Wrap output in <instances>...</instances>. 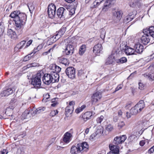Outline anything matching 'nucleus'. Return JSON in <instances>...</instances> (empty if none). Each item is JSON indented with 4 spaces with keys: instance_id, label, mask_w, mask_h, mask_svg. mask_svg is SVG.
Listing matches in <instances>:
<instances>
[{
    "instance_id": "1",
    "label": "nucleus",
    "mask_w": 154,
    "mask_h": 154,
    "mask_svg": "<svg viewBox=\"0 0 154 154\" xmlns=\"http://www.w3.org/2000/svg\"><path fill=\"white\" fill-rule=\"evenodd\" d=\"M10 17L14 18L16 26L15 29L18 31V34L21 33V26L25 23L27 17L26 14L18 11H15L11 13Z\"/></svg>"
},
{
    "instance_id": "2",
    "label": "nucleus",
    "mask_w": 154,
    "mask_h": 154,
    "mask_svg": "<svg viewBox=\"0 0 154 154\" xmlns=\"http://www.w3.org/2000/svg\"><path fill=\"white\" fill-rule=\"evenodd\" d=\"M43 74L44 72L42 70L39 71L36 74V76L32 79L31 84L35 87H40L41 83V76H43Z\"/></svg>"
},
{
    "instance_id": "3",
    "label": "nucleus",
    "mask_w": 154,
    "mask_h": 154,
    "mask_svg": "<svg viewBox=\"0 0 154 154\" xmlns=\"http://www.w3.org/2000/svg\"><path fill=\"white\" fill-rule=\"evenodd\" d=\"M68 8H66L63 7H60L59 8L57 12V14L58 17L61 20H64L65 18L69 17L67 16V14L69 13Z\"/></svg>"
},
{
    "instance_id": "4",
    "label": "nucleus",
    "mask_w": 154,
    "mask_h": 154,
    "mask_svg": "<svg viewBox=\"0 0 154 154\" xmlns=\"http://www.w3.org/2000/svg\"><path fill=\"white\" fill-rule=\"evenodd\" d=\"M56 7L53 4L49 5L48 8V13L50 18L53 19L56 14Z\"/></svg>"
},
{
    "instance_id": "5",
    "label": "nucleus",
    "mask_w": 154,
    "mask_h": 154,
    "mask_svg": "<svg viewBox=\"0 0 154 154\" xmlns=\"http://www.w3.org/2000/svg\"><path fill=\"white\" fill-rule=\"evenodd\" d=\"M66 75L69 78L73 79L75 76V69L72 67H69L65 70Z\"/></svg>"
},
{
    "instance_id": "6",
    "label": "nucleus",
    "mask_w": 154,
    "mask_h": 154,
    "mask_svg": "<svg viewBox=\"0 0 154 154\" xmlns=\"http://www.w3.org/2000/svg\"><path fill=\"white\" fill-rule=\"evenodd\" d=\"M74 43L70 42L69 43L66 45V48L65 50V51L66 54L67 55H71L74 52V46L73 45Z\"/></svg>"
},
{
    "instance_id": "7",
    "label": "nucleus",
    "mask_w": 154,
    "mask_h": 154,
    "mask_svg": "<svg viewBox=\"0 0 154 154\" xmlns=\"http://www.w3.org/2000/svg\"><path fill=\"white\" fill-rule=\"evenodd\" d=\"M122 11H116L114 13L112 16L113 21L115 23H119L122 17Z\"/></svg>"
},
{
    "instance_id": "8",
    "label": "nucleus",
    "mask_w": 154,
    "mask_h": 154,
    "mask_svg": "<svg viewBox=\"0 0 154 154\" xmlns=\"http://www.w3.org/2000/svg\"><path fill=\"white\" fill-rule=\"evenodd\" d=\"M102 97L101 93L99 92H97L94 94L92 96L91 102L92 104H95Z\"/></svg>"
},
{
    "instance_id": "9",
    "label": "nucleus",
    "mask_w": 154,
    "mask_h": 154,
    "mask_svg": "<svg viewBox=\"0 0 154 154\" xmlns=\"http://www.w3.org/2000/svg\"><path fill=\"white\" fill-rule=\"evenodd\" d=\"M43 75L42 81L45 84L49 85L52 83V76L51 75V73L44 74Z\"/></svg>"
},
{
    "instance_id": "10",
    "label": "nucleus",
    "mask_w": 154,
    "mask_h": 154,
    "mask_svg": "<svg viewBox=\"0 0 154 154\" xmlns=\"http://www.w3.org/2000/svg\"><path fill=\"white\" fill-rule=\"evenodd\" d=\"M140 111L138 110L135 106L132 108L130 110V113L127 112L126 113V116L128 119L130 118L131 115H135L140 112Z\"/></svg>"
},
{
    "instance_id": "11",
    "label": "nucleus",
    "mask_w": 154,
    "mask_h": 154,
    "mask_svg": "<svg viewBox=\"0 0 154 154\" xmlns=\"http://www.w3.org/2000/svg\"><path fill=\"white\" fill-rule=\"evenodd\" d=\"M102 46L101 44H98L95 45L94 48L93 52L97 55H99L102 52Z\"/></svg>"
},
{
    "instance_id": "12",
    "label": "nucleus",
    "mask_w": 154,
    "mask_h": 154,
    "mask_svg": "<svg viewBox=\"0 0 154 154\" xmlns=\"http://www.w3.org/2000/svg\"><path fill=\"white\" fill-rule=\"evenodd\" d=\"M154 29V27L151 26L149 28H147L143 30V33L144 34H146L151 37L154 38V31L153 29Z\"/></svg>"
},
{
    "instance_id": "13",
    "label": "nucleus",
    "mask_w": 154,
    "mask_h": 154,
    "mask_svg": "<svg viewBox=\"0 0 154 154\" xmlns=\"http://www.w3.org/2000/svg\"><path fill=\"white\" fill-rule=\"evenodd\" d=\"M79 146L81 151H87L88 149V145L86 142H83L82 143H78Z\"/></svg>"
},
{
    "instance_id": "14",
    "label": "nucleus",
    "mask_w": 154,
    "mask_h": 154,
    "mask_svg": "<svg viewBox=\"0 0 154 154\" xmlns=\"http://www.w3.org/2000/svg\"><path fill=\"white\" fill-rule=\"evenodd\" d=\"M81 151L78 144L76 145V146H72L70 149L71 154H79Z\"/></svg>"
},
{
    "instance_id": "15",
    "label": "nucleus",
    "mask_w": 154,
    "mask_h": 154,
    "mask_svg": "<svg viewBox=\"0 0 154 154\" xmlns=\"http://www.w3.org/2000/svg\"><path fill=\"white\" fill-rule=\"evenodd\" d=\"M109 149L111 151L108 152L107 154H118L119 151V148L118 146L115 145L110 146H109Z\"/></svg>"
},
{
    "instance_id": "16",
    "label": "nucleus",
    "mask_w": 154,
    "mask_h": 154,
    "mask_svg": "<svg viewBox=\"0 0 154 154\" xmlns=\"http://www.w3.org/2000/svg\"><path fill=\"white\" fill-rule=\"evenodd\" d=\"M150 38L149 35L146 34H144L143 35L141 38V42L144 45H147L149 42Z\"/></svg>"
},
{
    "instance_id": "17",
    "label": "nucleus",
    "mask_w": 154,
    "mask_h": 154,
    "mask_svg": "<svg viewBox=\"0 0 154 154\" xmlns=\"http://www.w3.org/2000/svg\"><path fill=\"white\" fill-rule=\"evenodd\" d=\"M13 90L11 88H9L6 90H4L0 94V95L1 97L8 96L13 93Z\"/></svg>"
},
{
    "instance_id": "18",
    "label": "nucleus",
    "mask_w": 154,
    "mask_h": 154,
    "mask_svg": "<svg viewBox=\"0 0 154 154\" xmlns=\"http://www.w3.org/2000/svg\"><path fill=\"white\" fill-rule=\"evenodd\" d=\"M125 54L128 55H132L134 54H136L135 53V50L128 46H127L125 49Z\"/></svg>"
},
{
    "instance_id": "19",
    "label": "nucleus",
    "mask_w": 154,
    "mask_h": 154,
    "mask_svg": "<svg viewBox=\"0 0 154 154\" xmlns=\"http://www.w3.org/2000/svg\"><path fill=\"white\" fill-rule=\"evenodd\" d=\"M51 75L52 76L51 79L52 83L58 82L59 80V76L58 73L56 72L52 73L51 72Z\"/></svg>"
},
{
    "instance_id": "20",
    "label": "nucleus",
    "mask_w": 154,
    "mask_h": 154,
    "mask_svg": "<svg viewBox=\"0 0 154 154\" xmlns=\"http://www.w3.org/2000/svg\"><path fill=\"white\" fill-rule=\"evenodd\" d=\"M92 116V112H87L82 115V118L85 121H86L91 119Z\"/></svg>"
},
{
    "instance_id": "21",
    "label": "nucleus",
    "mask_w": 154,
    "mask_h": 154,
    "mask_svg": "<svg viewBox=\"0 0 154 154\" xmlns=\"http://www.w3.org/2000/svg\"><path fill=\"white\" fill-rule=\"evenodd\" d=\"M134 48H135V51L136 53L139 54L141 53L143 51V46L140 44L135 45Z\"/></svg>"
},
{
    "instance_id": "22",
    "label": "nucleus",
    "mask_w": 154,
    "mask_h": 154,
    "mask_svg": "<svg viewBox=\"0 0 154 154\" xmlns=\"http://www.w3.org/2000/svg\"><path fill=\"white\" fill-rule=\"evenodd\" d=\"M135 106L138 110L140 111V112H141L142 110L145 107L144 102L143 100L140 101Z\"/></svg>"
},
{
    "instance_id": "23",
    "label": "nucleus",
    "mask_w": 154,
    "mask_h": 154,
    "mask_svg": "<svg viewBox=\"0 0 154 154\" xmlns=\"http://www.w3.org/2000/svg\"><path fill=\"white\" fill-rule=\"evenodd\" d=\"M72 135L71 134L67 132L64 135L63 138V141L66 143H68L69 142L71 137Z\"/></svg>"
},
{
    "instance_id": "24",
    "label": "nucleus",
    "mask_w": 154,
    "mask_h": 154,
    "mask_svg": "<svg viewBox=\"0 0 154 154\" xmlns=\"http://www.w3.org/2000/svg\"><path fill=\"white\" fill-rule=\"evenodd\" d=\"M97 130L96 132L91 135V137H92V138L95 137L96 135L97 134H100L103 133V129L102 126H99L97 127Z\"/></svg>"
},
{
    "instance_id": "25",
    "label": "nucleus",
    "mask_w": 154,
    "mask_h": 154,
    "mask_svg": "<svg viewBox=\"0 0 154 154\" xmlns=\"http://www.w3.org/2000/svg\"><path fill=\"white\" fill-rule=\"evenodd\" d=\"M114 61L115 57L113 55H111L106 59L105 63L107 65L113 64L114 63Z\"/></svg>"
},
{
    "instance_id": "26",
    "label": "nucleus",
    "mask_w": 154,
    "mask_h": 154,
    "mask_svg": "<svg viewBox=\"0 0 154 154\" xmlns=\"http://www.w3.org/2000/svg\"><path fill=\"white\" fill-rule=\"evenodd\" d=\"M59 63L64 65L66 66H68L69 63V60L63 57H59L58 58Z\"/></svg>"
},
{
    "instance_id": "27",
    "label": "nucleus",
    "mask_w": 154,
    "mask_h": 154,
    "mask_svg": "<svg viewBox=\"0 0 154 154\" xmlns=\"http://www.w3.org/2000/svg\"><path fill=\"white\" fill-rule=\"evenodd\" d=\"M129 5L132 7H134L136 6L139 7L140 5V0H134L133 2H130Z\"/></svg>"
},
{
    "instance_id": "28",
    "label": "nucleus",
    "mask_w": 154,
    "mask_h": 154,
    "mask_svg": "<svg viewBox=\"0 0 154 154\" xmlns=\"http://www.w3.org/2000/svg\"><path fill=\"white\" fill-rule=\"evenodd\" d=\"M74 109L69 108V106H67L65 109V114L67 117L70 116L72 113Z\"/></svg>"
},
{
    "instance_id": "29",
    "label": "nucleus",
    "mask_w": 154,
    "mask_h": 154,
    "mask_svg": "<svg viewBox=\"0 0 154 154\" xmlns=\"http://www.w3.org/2000/svg\"><path fill=\"white\" fill-rule=\"evenodd\" d=\"M65 29L64 28L61 29L59 31L58 33L55 36H54L53 37H54L55 36L54 38L57 40L63 34L64 32H63V31Z\"/></svg>"
},
{
    "instance_id": "30",
    "label": "nucleus",
    "mask_w": 154,
    "mask_h": 154,
    "mask_svg": "<svg viewBox=\"0 0 154 154\" xmlns=\"http://www.w3.org/2000/svg\"><path fill=\"white\" fill-rule=\"evenodd\" d=\"M26 42L25 40L21 41L16 46L15 48V49H16V48H18L19 49H22L23 47L26 43Z\"/></svg>"
},
{
    "instance_id": "31",
    "label": "nucleus",
    "mask_w": 154,
    "mask_h": 154,
    "mask_svg": "<svg viewBox=\"0 0 154 154\" xmlns=\"http://www.w3.org/2000/svg\"><path fill=\"white\" fill-rule=\"evenodd\" d=\"M30 110H26L22 115V117L24 119H28L30 117L29 115Z\"/></svg>"
},
{
    "instance_id": "32",
    "label": "nucleus",
    "mask_w": 154,
    "mask_h": 154,
    "mask_svg": "<svg viewBox=\"0 0 154 154\" xmlns=\"http://www.w3.org/2000/svg\"><path fill=\"white\" fill-rule=\"evenodd\" d=\"M113 143L116 145L122 143L120 137L118 136L114 138Z\"/></svg>"
},
{
    "instance_id": "33",
    "label": "nucleus",
    "mask_w": 154,
    "mask_h": 154,
    "mask_svg": "<svg viewBox=\"0 0 154 154\" xmlns=\"http://www.w3.org/2000/svg\"><path fill=\"white\" fill-rule=\"evenodd\" d=\"M86 50V46L85 45H82L80 47L79 53L80 55H82L85 53Z\"/></svg>"
},
{
    "instance_id": "34",
    "label": "nucleus",
    "mask_w": 154,
    "mask_h": 154,
    "mask_svg": "<svg viewBox=\"0 0 154 154\" xmlns=\"http://www.w3.org/2000/svg\"><path fill=\"white\" fill-rule=\"evenodd\" d=\"M105 0H95L93 3L94 6L96 8L100 4Z\"/></svg>"
},
{
    "instance_id": "35",
    "label": "nucleus",
    "mask_w": 154,
    "mask_h": 154,
    "mask_svg": "<svg viewBox=\"0 0 154 154\" xmlns=\"http://www.w3.org/2000/svg\"><path fill=\"white\" fill-rule=\"evenodd\" d=\"M127 61V59L125 57H122L119 59H118L117 61V63H123L126 62Z\"/></svg>"
},
{
    "instance_id": "36",
    "label": "nucleus",
    "mask_w": 154,
    "mask_h": 154,
    "mask_svg": "<svg viewBox=\"0 0 154 154\" xmlns=\"http://www.w3.org/2000/svg\"><path fill=\"white\" fill-rule=\"evenodd\" d=\"M113 127L111 124L107 125L106 127V130L109 132L112 131L113 130Z\"/></svg>"
},
{
    "instance_id": "37",
    "label": "nucleus",
    "mask_w": 154,
    "mask_h": 154,
    "mask_svg": "<svg viewBox=\"0 0 154 154\" xmlns=\"http://www.w3.org/2000/svg\"><path fill=\"white\" fill-rule=\"evenodd\" d=\"M45 109V108L44 107H40L37 109V113L38 114L42 113Z\"/></svg>"
},
{
    "instance_id": "38",
    "label": "nucleus",
    "mask_w": 154,
    "mask_h": 154,
    "mask_svg": "<svg viewBox=\"0 0 154 154\" xmlns=\"http://www.w3.org/2000/svg\"><path fill=\"white\" fill-rule=\"evenodd\" d=\"M100 32L101 33L100 35V37L103 40L105 38L106 33V31L104 29H101Z\"/></svg>"
},
{
    "instance_id": "39",
    "label": "nucleus",
    "mask_w": 154,
    "mask_h": 154,
    "mask_svg": "<svg viewBox=\"0 0 154 154\" xmlns=\"http://www.w3.org/2000/svg\"><path fill=\"white\" fill-rule=\"evenodd\" d=\"M146 76L148 77V78L149 81H152L154 80V74L153 73L150 74L149 73L148 75H146Z\"/></svg>"
},
{
    "instance_id": "40",
    "label": "nucleus",
    "mask_w": 154,
    "mask_h": 154,
    "mask_svg": "<svg viewBox=\"0 0 154 154\" xmlns=\"http://www.w3.org/2000/svg\"><path fill=\"white\" fill-rule=\"evenodd\" d=\"M67 8H69V13L67 14V16H69V17H70L73 14L75 13V11L74 10L72 9L71 10H69L70 9L69 8H70V7L69 6V7H67Z\"/></svg>"
},
{
    "instance_id": "41",
    "label": "nucleus",
    "mask_w": 154,
    "mask_h": 154,
    "mask_svg": "<svg viewBox=\"0 0 154 154\" xmlns=\"http://www.w3.org/2000/svg\"><path fill=\"white\" fill-rule=\"evenodd\" d=\"M50 95L48 94H46L44 96V97L42 100V101L44 103H45L48 101L47 100L50 97Z\"/></svg>"
},
{
    "instance_id": "42",
    "label": "nucleus",
    "mask_w": 154,
    "mask_h": 154,
    "mask_svg": "<svg viewBox=\"0 0 154 154\" xmlns=\"http://www.w3.org/2000/svg\"><path fill=\"white\" fill-rule=\"evenodd\" d=\"M136 14V11H134L131 13H129L128 16L131 17L132 19H133L135 17Z\"/></svg>"
},
{
    "instance_id": "43",
    "label": "nucleus",
    "mask_w": 154,
    "mask_h": 154,
    "mask_svg": "<svg viewBox=\"0 0 154 154\" xmlns=\"http://www.w3.org/2000/svg\"><path fill=\"white\" fill-rule=\"evenodd\" d=\"M25 148L24 147H20L18 150V153H20V154H24L25 152Z\"/></svg>"
},
{
    "instance_id": "44",
    "label": "nucleus",
    "mask_w": 154,
    "mask_h": 154,
    "mask_svg": "<svg viewBox=\"0 0 154 154\" xmlns=\"http://www.w3.org/2000/svg\"><path fill=\"white\" fill-rule=\"evenodd\" d=\"M103 119V116H101L100 117H98L97 118L96 121L97 123H100Z\"/></svg>"
},
{
    "instance_id": "45",
    "label": "nucleus",
    "mask_w": 154,
    "mask_h": 154,
    "mask_svg": "<svg viewBox=\"0 0 154 154\" xmlns=\"http://www.w3.org/2000/svg\"><path fill=\"white\" fill-rule=\"evenodd\" d=\"M58 112V111L57 110L52 111L50 113V115L52 117L54 116L57 114Z\"/></svg>"
},
{
    "instance_id": "46",
    "label": "nucleus",
    "mask_w": 154,
    "mask_h": 154,
    "mask_svg": "<svg viewBox=\"0 0 154 154\" xmlns=\"http://www.w3.org/2000/svg\"><path fill=\"white\" fill-rule=\"evenodd\" d=\"M120 138V140L122 143L124 142L127 138V137L126 135H123L119 137Z\"/></svg>"
},
{
    "instance_id": "47",
    "label": "nucleus",
    "mask_w": 154,
    "mask_h": 154,
    "mask_svg": "<svg viewBox=\"0 0 154 154\" xmlns=\"http://www.w3.org/2000/svg\"><path fill=\"white\" fill-rule=\"evenodd\" d=\"M125 125V123L123 121L120 122L118 124V127L119 128H122Z\"/></svg>"
},
{
    "instance_id": "48",
    "label": "nucleus",
    "mask_w": 154,
    "mask_h": 154,
    "mask_svg": "<svg viewBox=\"0 0 154 154\" xmlns=\"http://www.w3.org/2000/svg\"><path fill=\"white\" fill-rule=\"evenodd\" d=\"M132 19H132V18H131V17L128 15L127 16L125 19V22H128L131 21Z\"/></svg>"
},
{
    "instance_id": "49",
    "label": "nucleus",
    "mask_w": 154,
    "mask_h": 154,
    "mask_svg": "<svg viewBox=\"0 0 154 154\" xmlns=\"http://www.w3.org/2000/svg\"><path fill=\"white\" fill-rule=\"evenodd\" d=\"M13 31L11 29H8L7 32V35L11 37V35H12V34L13 33Z\"/></svg>"
},
{
    "instance_id": "50",
    "label": "nucleus",
    "mask_w": 154,
    "mask_h": 154,
    "mask_svg": "<svg viewBox=\"0 0 154 154\" xmlns=\"http://www.w3.org/2000/svg\"><path fill=\"white\" fill-rule=\"evenodd\" d=\"M75 104V102L74 101H72L69 102V105L67 106H69V108L74 109L73 108V105Z\"/></svg>"
},
{
    "instance_id": "51",
    "label": "nucleus",
    "mask_w": 154,
    "mask_h": 154,
    "mask_svg": "<svg viewBox=\"0 0 154 154\" xmlns=\"http://www.w3.org/2000/svg\"><path fill=\"white\" fill-rule=\"evenodd\" d=\"M32 40H30L29 41H28L26 43V45L25 46V48H26L28 47L32 43Z\"/></svg>"
},
{
    "instance_id": "52",
    "label": "nucleus",
    "mask_w": 154,
    "mask_h": 154,
    "mask_svg": "<svg viewBox=\"0 0 154 154\" xmlns=\"http://www.w3.org/2000/svg\"><path fill=\"white\" fill-rule=\"evenodd\" d=\"M13 35L11 36V38L13 39H15L17 38V34H16V33L13 31Z\"/></svg>"
},
{
    "instance_id": "53",
    "label": "nucleus",
    "mask_w": 154,
    "mask_h": 154,
    "mask_svg": "<svg viewBox=\"0 0 154 154\" xmlns=\"http://www.w3.org/2000/svg\"><path fill=\"white\" fill-rule=\"evenodd\" d=\"M139 88L140 89H142L144 87V85L142 83L139 82Z\"/></svg>"
},
{
    "instance_id": "54",
    "label": "nucleus",
    "mask_w": 154,
    "mask_h": 154,
    "mask_svg": "<svg viewBox=\"0 0 154 154\" xmlns=\"http://www.w3.org/2000/svg\"><path fill=\"white\" fill-rule=\"evenodd\" d=\"M61 69V68L56 65V69L55 70V72H56L57 73L60 72Z\"/></svg>"
},
{
    "instance_id": "55",
    "label": "nucleus",
    "mask_w": 154,
    "mask_h": 154,
    "mask_svg": "<svg viewBox=\"0 0 154 154\" xmlns=\"http://www.w3.org/2000/svg\"><path fill=\"white\" fill-rule=\"evenodd\" d=\"M154 151V145L148 151V153H152Z\"/></svg>"
},
{
    "instance_id": "56",
    "label": "nucleus",
    "mask_w": 154,
    "mask_h": 154,
    "mask_svg": "<svg viewBox=\"0 0 154 154\" xmlns=\"http://www.w3.org/2000/svg\"><path fill=\"white\" fill-rule=\"evenodd\" d=\"M8 152L6 149H3L0 152V154H7Z\"/></svg>"
},
{
    "instance_id": "57",
    "label": "nucleus",
    "mask_w": 154,
    "mask_h": 154,
    "mask_svg": "<svg viewBox=\"0 0 154 154\" xmlns=\"http://www.w3.org/2000/svg\"><path fill=\"white\" fill-rule=\"evenodd\" d=\"M122 86L121 85H118L116 88L115 91H119L122 88Z\"/></svg>"
},
{
    "instance_id": "58",
    "label": "nucleus",
    "mask_w": 154,
    "mask_h": 154,
    "mask_svg": "<svg viewBox=\"0 0 154 154\" xmlns=\"http://www.w3.org/2000/svg\"><path fill=\"white\" fill-rule=\"evenodd\" d=\"M51 49H50L49 50L47 51H46V52H44L42 54V55H43V56H45V55H47V54L50 53V51H51Z\"/></svg>"
},
{
    "instance_id": "59",
    "label": "nucleus",
    "mask_w": 154,
    "mask_h": 154,
    "mask_svg": "<svg viewBox=\"0 0 154 154\" xmlns=\"http://www.w3.org/2000/svg\"><path fill=\"white\" fill-rule=\"evenodd\" d=\"M82 111V110L80 107L78 108L75 110V112L77 113H79Z\"/></svg>"
},
{
    "instance_id": "60",
    "label": "nucleus",
    "mask_w": 154,
    "mask_h": 154,
    "mask_svg": "<svg viewBox=\"0 0 154 154\" xmlns=\"http://www.w3.org/2000/svg\"><path fill=\"white\" fill-rule=\"evenodd\" d=\"M55 66V64H51L50 65L49 67V68L50 69L53 70L54 69V67Z\"/></svg>"
},
{
    "instance_id": "61",
    "label": "nucleus",
    "mask_w": 154,
    "mask_h": 154,
    "mask_svg": "<svg viewBox=\"0 0 154 154\" xmlns=\"http://www.w3.org/2000/svg\"><path fill=\"white\" fill-rule=\"evenodd\" d=\"M29 60V59L28 56L26 55L23 58V61H26Z\"/></svg>"
},
{
    "instance_id": "62",
    "label": "nucleus",
    "mask_w": 154,
    "mask_h": 154,
    "mask_svg": "<svg viewBox=\"0 0 154 154\" xmlns=\"http://www.w3.org/2000/svg\"><path fill=\"white\" fill-rule=\"evenodd\" d=\"M58 99V98H55L52 99L51 100V102L52 103H54L55 102H57V100Z\"/></svg>"
},
{
    "instance_id": "63",
    "label": "nucleus",
    "mask_w": 154,
    "mask_h": 154,
    "mask_svg": "<svg viewBox=\"0 0 154 154\" xmlns=\"http://www.w3.org/2000/svg\"><path fill=\"white\" fill-rule=\"evenodd\" d=\"M58 104V103L57 102H55L54 103H53L51 104V106L53 107H55Z\"/></svg>"
},
{
    "instance_id": "64",
    "label": "nucleus",
    "mask_w": 154,
    "mask_h": 154,
    "mask_svg": "<svg viewBox=\"0 0 154 154\" xmlns=\"http://www.w3.org/2000/svg\"><path fill=\"white\" fill-rule=\"evenodd\" d=\"M55 140V138H53L50 140L49 142L50 143V144L54 142Z\"/></svg>"
}]
</instances>
